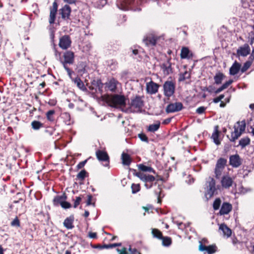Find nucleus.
<instances>
[{
	"mask_svg": "<svg viewBox=\"0 0 254 254\" xmlns=\"http://www.w3.org/2000/svg\"><path fill=\"white\" fill-rule=\"evenodd\" d=\"M104 100L111 106L125 108L126 106V99L124 95L115 94L113 95H107Z\"/></svg>",
	"mask_w": 254,
	"mask_h": 254,
	"instance_id": "1",
	"label": "nucleus"
},
{
	"mask_svg": "<svg viewBox=\"0 0 254 254\" xmlns=\"http://www.w3.org/2000/svg\"><path fill=\"white\" fill-rule=\"evenodd\" d=\"M246 128L245 121L238 122L234 126V131L231 133L230 136L227 135L231 142H235L244 132Z\"/></svg>",
	"mask_w": 254,
	"mask_h": 254,
	"instance_id": "2",
	"label": "nucleus"
},
{
	"mask_svg": "<svg viewBox=\"0 0 254 254\" xmlns=\"http://www.w3.org/2000/svg\"><path fill=\"white\" fill-rule=\"evenodd\" d=\"M128 105L129 109L132 112H140L144 106V101L142 97L136 95L131 98Z\"/></svg>",
	"mask_w": 254,
	"mask_h": 254,
	"instance_id": "3",
	"label": "nucleus"
},
{
	"mask_svg": "<svg viewBox=\"0 0 254 254\" xmlns=\"http://www.w3.org/2000/svg\"><path fill=\"white\" fill-rule=\"evenodd\" d=\"M199 243L198 250L204 254H213L218 251V248L215 244L208 246L205 245V244L208 243V241L206 238H203Z\"/></svg>",
	"mask_w": 254,
	"mask_h": 254,
	"instance_id": "4",
	"label": "nucleus"
},
{
	"mask_svg": "<svg viewBox=\"0 0 254 254\" xmlns=\"http://www.w3.org/2000/svg\"><path fill=\"white\" fill-rule=\"evenodd\" d=\"M217 193L215 181L213 178L209 177L206 182L205 196L207 199H209Z\"/></svg>",
	"mask_w": 254,
	"mask_h": 254,
	"instance_id": "5",
	"label": "nucleus"
},
{
	"mask_svg": "<svg viewBox=\"0 0 254 254\" xmlns=\"http://www.w3.org/2000/svg\"><path fill=\"white\" fill-rule=\"evenodd\" d=\"M74 53L70 50H66L63 53L62 57L59 61L63 64V66H67L68 64H72L74 62Z\"/></svg>",
	"mask_w": 254,
	"mask_h": 254,
	"instance_id": "6",
	"label": "nucleus"
},
{
	"mask_svg": "<svg viewBox=\"0 0 254 254\" xmlns=\"http://www.w3.org/2000/svg\"><path fill=\"white\" fill-rule=\"evenodd\" d=\"M135 175L144 183V186L147 189H150L152 187L155 181V178L153 176L143 172H137Z\"/></svg>",
	"mask_w": 254,
	"mask_h": 254,
	"instance_id": "7",
	"label": "nucleus"
},
{
	"mask_svg": "<svg viewBox=\"0 0 254 254\" xmlns=\"http://www.w3.org/2000/svg\"><path fill=\"white\" fill-rule=\"evenodd\" d=\"M164 94L169 98L175 93V84L172 81H166L163 84Z\"/></svg>",
	"mask_w": 254,
	"mask_h": 254,
	"instance_id": "8",
	"label": "nucleus"
},
{
	"mask_svg": "<svg viewBox=\"0 0 254 254\" xmlns=\"http://www.w3.org/2000/svg\"><path fill=\"white\" fill-rule=\"evenodd\" d=\"M160 67L164 75L167 76L173 72L171 58L167 59V61L160 64Z\"/></svg>",
	"mask_w": 254,
	"mask_h": 254,
	"instance_id": "9",
	"label": "nucleus"
},
{
	"mask_svg": "<svg viewBox=\"0 0 254 254\" xmlns=\"http://www.w3.org/2000/svg\"><path fill=\"white\" fill-rule=\"evenodd\" d=\"M159 37L153 33H149L145 35L143 39V42L148 47H153L156 45Z\"/></svg>",
	"mask_w": 254,
	"mask_h": 254,
	"instance_id": "10",
	"label": "nucleus"
},
{
	"mask_svg": "<svg viewBox=\"0 0 254 254\" xmlns=\"http://www.w3.org/2000/svg\"><path fill=\"white\" fill-rule=\"evenodd\" d=\"M72 41L69 35H64L59 39V46L63 50H66L71 46Z\"/></svg>",
	"mask_w": 254,
	"mask_h": 254,
	"instance_id": "11",
	"label": "nucleus"
},
{
	"mask_svg": "<svg viewBox=\"0 0 254 254\" xmlns=\"http://www.w3.org/2000/svg\"><path fill=\"white\" fill-rule=\"evenodd\" d=\"M183 108V105L181 102L170 103L166 108L167 113H174L181 111Z\"/></svg>",
	"mask_w": 254,
	"mask_h": 254,
	"instance_id": "12",
	"label": "nucleus"
},
{
	"mask_svg": "<svg viewBox=\"0 0 254 254\" xmlns=\"http://www.w3.org/2000/svg\"><path fill=\"white\" fill-rule=\"evenodd\" d=\"M227 160H218L215 169V174L217 179H219L226 165Z\"/></svg>",
	"mask_w": 254,
	"mask_h": 254,
	"instance_id": "13",
	"label": "nucleus"
},
{
	"mask_svg": "<svg viewBox=\"0 0 254 254\" xmlns=\"http://www.w3.org/2000/svg\"><path fill=\"white\" fill-rule=\"evenodd\" d=\"M58 4L57 1H55L52 4V6L50 7V16L49 19V23L52 24L55 22L56 15L57 13Z\"/></svg>",
	"mask_w": 254,
	"mask_h": 254,
	"instance_id": "14",
	"label": "nucleus"
},
{
	"mask_svg": "<svg viewBox=\"0 0 254 254\" xmlns=\"http://www.w3.org/2000/svg\"><path fill=\"white\" fill-rule=\"evenodd\" d=\"M160 85L153 81L146 83V91L150 94H155L158 91Z\"/></svg>",
	"mask_w": 254,
	"mask_h": 254,
	"instance_id": "15",
	"label": "nucleus"
},
{
	"mask_svg": "<svg viewBox=\"0 0 254 254\" xmlns=\"http://www.w3.org/2000/svg\"><path fill=\"white\" fill-rule=\"evenodd\" d=\"M71 11V9L69 5L65 4L59 10V13L62 19L66 20L70 19Z\"/></svg>",
	"mask_w": 254,
	"mask_h": 254,
	"instance_id": "16",
	"label": "nucleus"
},
{
	"mask_svg": "<svg viewBox=\"0 0 254 254\" xmlns=\"http://www.w3.org/2000/svg\"><path fill=\"white\" fill-rule=\"evenodd\" d=\"M232 204L228 202H224L221 205L219 210L220 215H224L229 214L232 210Z\"/></svg>",
	"mask_w": 254,
	"mask_h": 254,
	"instance_id": "17",
	"label": "nucleus"
},
{
	"mask_svg": "<svg viewBox=\"0 0 254 254\" xmlns=\"http://www.w3.org/2000/svg\"><path fill=\"white\" fill-rule=\"evenodd\" d=\"M193 57V53L187 47H183L181 50L180 58L181 59H190Z\"/></svg>",
	"mask_w": 254,
	"mask_h": 254,
	"instance_id": "18",
	"label": "nucleus"
},
{
	"mask_svg": "<svg viewBox=\"0 0 254 254\" xmlns=\"http://www.w3.org/2000/svg\"><path fill=\"white\" fill-rule=\"evenodd\" d=\"M119 83V81L114 77L109 80L108 82L106 83V87L109 90L112 92H116L117 88V85Z\"/></svg>",
	"mask_w": 254,
	"mask_h": 254,
	"instance_id": "19",
	"label": "nucleus"
},
{
	"mask_svg": "<svg viewBox=\"0 0 254 254\" xmlns=\"http://www.w3.org/2000/svg\"><path fill=\"white\" fill-rule=\"evenodd\" d=\"M251 52V48L248 44H245L243 46L240 47L237 51L239 56L246 57Z\"/></svg>",
	"mask_w": 254,
	"mask_h": 254,
	"instance_id": "20",
	"label": "nucleus"
},
{
	"mask_svg": "<svg viewBox=\"0 0 254 254\" xmlns=\"http://www.w3.org/2000/svg\"><path fill=\"white\" fill-rule=\"evenodd\" d=\"M219 127L216 125L214 127V131L212 134L211 138L213 139V142L217 145H220L221 141L219 139L221 132L219 130Z\"/></svg>",
	"mask_w": 254,
	"mask_h": 254,
	"instance_id": "21",
	"label": "nucleus"
},
{
	"mask_svg": "<svg viewBox=\"0 0 254 254\" xmlns=\"http://www.w3.org/2000/svg\"><path fill=\"white\" fill-rule=\"evenodd\" d=\"M74 217L73 214L70 215L69 217H66L64 220L63 225L67 229H72L74 228L73 222Z\"/></svg>",
	"mask_w": 254,
	"mask_h": 254,
	"instance_id": "22",
	"label": "nucleus"
},
{
	"mask_svg": "<svg viewBox=\"0 0 254 254\" xmlns=\"http://www.w3.org/2000/svg\"><path fill=\"white\" fill-rule=\"evenodd\" d=\"M221 183L224 188L228 189L232 186L233 180L231 177L224 176L222 177Z\"/></svg>",
	"mask_w": 254,
	"mask_h": 254,
	"instance_id": "23",
	"label": "nucleus"
},
{
	"mask_svg": "<svg viewBox=\"0 0 254 254\" xmlns=\"http://www.w3.org/2000/svg\"><path fill=\"white\" fill-rule=\"evenodd\" d=\"M241 64L238 63L237 61H235L230 68V74L234 75L237 74L241 69Z\"/></svg>",
	"mask_w": 254,
	"mask_h": 254,
	"instance_id": "24",
	"label": "nucleus"
},
{
	"mask_svg": "<svg viewBox=\"0 0 254 254\" xmlns=\"http://www.w3.org/2000/svg\"><path fill=\"white\" fill-rule=\"evenodd\" d=\"M67 199V195L65 192L63 193L62 195H56L53 199V203L54 205H58L61 204V203Z\"/></svg>",
	"mask_w": 254,
	"mask_h": 254,
	"instance_id": "25",
	"label": "nucleus"
},
{
	"mask_svg": "<svg viewBox=\"0 0 254 254\" xmlns=\"http://www.w3.org/2000/svg\"><path fill=\"white\" fill-rule=\"evenodd\" d=\"M134 0H121L120 5L119 7L124 10L129 9V6L134 3Z\"/></svg>",
	"mask_w": 254,
	"mask_h": 254,
	"instance_id": "26",
	"label": "nucleus"
},
{
	"mask_svg": "<svg viewBox=\"0 0 254 254\" xmlns=\"http://www.w3.org/2000/svg\"><path fill=\"white\" fill-rule=\"evenodd\" d=\"M71 80L80 90L82 91L87 90L84 83L78 76H76L74 78H71Z\"/></svg>",
	"mask_w": 254,
	"mask_h": 254,
	"instance_id": "27",
	"label": "nucleus"
},
{
	"mask_svg": "<svg viewBox=\"0 0 254 254\" xmlns=\"http://www.w3.org/2000/svg\"><path fill=\"white\" fill-rule=\"evenodd\" d=\"M219 230L222 231L224 236H226L227 237H230L232 234V230L225 223L220 225Z\"/></svg>",
	"mask_w": 254,
	"mask_h": 254,
	"instance_id": "28",
	"label": "nucleus"
},
{
	"mask_svg": "<svg viewBox=\"0 0 254 254\" xmlns=\"http://www.w3.org/2000/svg\"><path fill=\"white\" fill-rule=\"evenodd\" d=\"M225 77L224 74L221 72H217L214 76L215 84L219 85L221 84L222 80Z\"/></svg>",
	"mask_w": 254,
	"mask_h": 254,
	"instance_id": "29",
	"label": "nucleus"
},
{
	"mask_svg": "<svg viewBox=\"0 0 254 254\" xmlns=\"http://www.w3.org/2000/svg\"><path fill=\"white\" fill-rule=\"evenodd\" d=\"M96 155L97 159H109V156L105 150V149L96 150Z\"/></svg>",
	"mask_w": 254,
	"mask_h": 254,
	"instance_id": "30",
	"label": "nucleus"
},
{
	"mask_svg": "<svg viewBox=\"0 0 254 254\" xmlns=\"http://www.w3.org/2000/svg\"><path fill=\"white\" fill-rule=\"evenodd\" d=\"M160 127V122L159 121H156V123L154 124L150 125L147 129V130L149 132H154L158 130Z\"/></svg>",
	"mask_w": 254,
	"mask_h": 254,
	"instance_id": "31",
	"label": "nucleus"
},
{
	"mask_svg": "<svg viewBox=\"0 0 254 254\" xmlns=\"http://www.w3.org/2000/svg\"><path fill=\"white\" fill-rule=\"evenodd\" d=\"M191 73L190 71L186 70L184 73H180L179 74L178 80L179 82L183 81L186 79H189L190 78Z\"/></svg>",
	"mask_w": 254,
	"mask_h": 254,
	"instance_id": "32",
	"label": "nucleus"
},
{
	"mask_svg": "<svg viewBox=\"0 0 254 254\" xmlns=\"http://www.w3.org/2000/svg\"><path fill=\"white\" fill-rule=\"evenodd\" d=\"M55 113L56 112L54 110H51L48 111L46 114V116L47 120L50 122H54L55 120Z\"/></svg>",
	"mask_w": 254,
	"mask_h": 254,
	"instance_id": "33",
	"label": "nucleus"
},
{
	"mask_svg": "<svg viewBox=\"0 0 254 254\" xmlns=\"http://www.w3.org/2000/svg\"><path fill=\"white\" fill-rule=\"evenodd\" d=\"M84 197V195L80 194L79 196H76L75 197L72 198V201H73V207L76 208L80 204L82 198Z\"/></svg>",
	"mask_w": 254,
	"mask_h": 254,
	"instance_id": "34",
	"label": "nucleus"
},
{
	"mask_svg": "<svg viewBox=\"0 0 254 254\" xmlns=\"http://www.w3.org/2000/svg\"><path fill=\"white\" fill-rule=\"evenodd\" d=\"M250 138L248 136H246L241 138L239 140V145L243 148L250 143Z\"/></svg>",
	"mask_w": 254,
	"mask_h": 254,
	"instance_id": "35",
	"label": "nucleus"
},
{
	"mask_svg": "<svg viewBox=\"0 0 254 254\" xmlns=\"http://www.w3.org/2000/svg\"><path fill=\"white\" fill-rule=\"evenodd\" d=\"M160 240H162V245L164 247H169L172 243V238L168 236H163L162 238H161Z\"/></svg>",
	"mask_w": 254,
	"mask_h": 254,
	"instance_id": "36",
	"label": "nucleus"
},
{
	"mask_svg": "<svg viewBox=\"0 0 254 254\" xmlns=\"http://www.w3.org/2000/svg\"><path fill=\"white\" fill-rule=\"evenodd\" d=\"M151 234L153 237L156 238L159 240L162 238L163 234L158 229L152 228L151 229Z\"/></svg>",
	"mask_w": 254,
	"mask_h": 254,
	"instance_id": "37",
	"label": "nucleus"
},
{
	"mask_svg": "<svg viewBox=\"0 0 254 254\" xmlns=\"http://www.w3.org/2000/svg\"><path fill=\"white\" fill-rule=\"evenodd\" d=\"M62 118L64 120L65 124L69 125L70 124V115L67 112H64L62 114Z\"/></svg>",
	"mask_w": 254,
	"mask_h": 254,
	"instance_id": "38",
	"label": "nucleus"
},
{
	"mask_svg": "<svg viewBox=\"0 0 254 254\" xmlns=\"http://www.w3.org/2000/svg\"><path fill=\"white\" fill-rule=\"evenodd\" d=\"M31 125L34 130H38L43 127V124L38 121H32Z\"/></svg>",
	"mask_w": 254,
	"mask_h": 254,
	"instance_id": "39",
	"label": "nucleus"
},
{
	"mask_svg": "<svg viewBox=\"0 0 254 254\" xmlns=\"http://www.w3.org/2000/svg\"><path fill=\"white\" fill-rule=\"evenodd\" d=\"M138 168L140 170H141L143 172H152L154 173V171L153 170L152 168H151V167L145 166L142 164H139L138 165Z\"/></svg>",
	"mask_w": 254,
	"mask_h": 254,
	"instance_id": "40",
	"label": "nucleus"
},
{
	"mask_svg": "<svg viewBox=\"0 0 254 254\" xmlns=\"http://www.w3.org/2000/svg\"><path fill=\"white\" fill-rule=\"evenodd\" d=\"M88 176L87 172L85 171V170L83 169L81 170L76 176L77 178L80 180L83 181L85 178Z\"/></svg>",
	"mask_w": 254,
	"mask_h": 254,
	"instance_id": "41",
	"label": "nucleus"
},
{
	"mask_svg": "<svg viewBox=\"0 0 254 254\" xmlns=\"http://www.w3.org/2000/svg\"><path fill=\"white\" fill-rule=\"evenodd\" d=\"M221 204V200L219 197L216 198L213 203V208L214 210H218Z\"/></svg>",
	"mask_w": 254,
	"mask_h": 254,
	"instance_id": "42",
	"label": "nucleus"
},
{
	"mask_svg": "<svg viewBox=\"0 0 254 254\" xmlns=\"http://www.w3.org/2000/svg\"><path fill=\"white\" fill-rule=\"evenodd\" d=\"M253 63L252 61H247L243 66V67L241 68V70L242 72H245L251 66L252 64Z\"/></svg>",
	"mask_w": 254,
	"mask_h": 254,
	"instance_id": "43",
	"label": "nucleus"
},
{
	"mask_svg": "<svg viewBox=\"0 0 254 254\" xmlns=\"http://www.w3.org/2000/svg\"><path fill=\"white\" fill-rule=\"evenodd\" d=\"M91 246L92 248L94 249H99L100 250H102L103 249H109V244H104L103 245H101L100 244H97V245H93L91 244Z\"/></svg>",
	"mask_w": 254,
	"mask_h": 254,
	"instance_id": "44",
	"label": "nucleus"
},
{
	"mask_svg": "<svg viewBox=\"0 0 254 254\" xmlns=\"http://www.w3.org/2000/svg\"><path fill=\"white\" fill-rule=\"evenodd\" d=\"M230 164L234 167H238L242 164L241 160H229Z\"/></svg>",
	"mask_w": 254,
	"mask_h": 254,
	"instance_id": "45",
	"label": "nucleus"
},
{
	"mask_svg": "<svg viewBox=\"0 0 254 254\" xmlns=\"http://www.w3.org/2000/svg\"><path fill=\"white\" fill-rule=\"evenodd\" d=\"M10 225L16 227H19L20 226V220L17 216L11 222Z\"/></svg>",
	"mask_w": 254,
	"mask_h": 254,
	"instance_id": "46",
	"label": "nucleus"
},
{
	"mask_svg": "<svg viewBox=\"0 0 254 254\" xmlns=\"http://www.w3.org/2000/svg\"><path fill=\"white\" fill-rule=\"evenodd\" d=\"M131 188L132 193H135L138 192L140 190V187L139 184H132Z\"/></svg>",
	"mask_w": 254,
	"mask_h": 254,
	"instance_id": "47",
	"label": "nucleus"
},
{
	"mask_svg": "<svg viewBox=\"0 0 254 254\" xmlns=\"http://www.w3.org/2000/svg\"><path fill=\"white\" fill-rule=\"evenodd\" d=\"M231 149V145L229 144H226L224 145L223 151V155L224 156L227 155L228 153L230 151Z\"/></svg>",
	"mask_w": 254,
	"mask_h": 254,
	"instance_id": "48",
	"label": "nucleus"
},
{
	"mask_svg": "<svg viewBox=\"0 0 254 254\" xmlns=\"http://www.w3.org/2000/svg\"><path fill=\"white\" fill-rule=\"evenodd\" d=\"M138 137L140 139L144 142L148 143L149 142L148 138L146 135L143 133H140L138 134Z\"/></svg>",
	"mask_w": 254,
	"mask_h": 254,
	"instance_id": "49",
	"label": "nucleus"
},
{
	"mask_svg": "<svg viewBox=\"0 0 254 254\" xmlns=\"http://www.w3.org/2000/svg\"><path fill=\"white\" fill-rule=\"evenodd\" d=\"M206 108V107H205L204 106L199 107L196 109V113L199 115L203 114L205 113Z\"/></svg>",
	"mask_w": 254,
	"mask_h": 254,
	"instance_id": "50",
	"label": "nucleus"
},
{
	"mask_svg": "<svg viewBox=\"0 0 254 254\" xmlns=\"http://www.w3.org/2000/svg\"><path fill=\"white\" fill-rule=\"evenodd\" d=\"M101 165L104 167H109L110 160H99Z\"/></svg>",
	"mask_w": 254,
	"mask_h": 254,
	"instance_id": "51",
	"label": "nucleus"
},
{
	"mask_svg": "<svg viewBox=\"0 0 254 254\" xmlns=\"http://www.w3.org/2000/svg\"><path fill=\"white\" fill-rule=\"evenodd\" d=\"M159 191H155L156 194L157 195V200L158 203H161L162 202L161 200V193H162V190L161 188H159Z\"/></svg>",
	"mask_w": 254,
	"mask_h": 254,
	"instance_id": "52",
	"label": "nucleus"
},
{
	"mask_svg": "<svg viewBox=\"0 0 254 254\" xmlns=\"http://www.w3.org/2000/svg\"><path fill=\"white\" fill-rule=\"evenodd\" d=\"M61 206L64 209H68L71 207V204L69 202L66 201V200H64V202L61 203Z\"/></svg>",
	"mask_w": 254,
	"mask_h": 254,
	"instance_id": "53",
	"label": "nucleus"
},
{
	"mask_svg": "<svg viewBox=\"0 0 254 254\" xmlns=\"http://www.w3.org/2000/svg\"><path fill=\"white\" fill-rule=\"evenodd\" d=\"M92 195L91 194H89L87 195V200L86 202V206H89L90 205H95V202L92 203L91 201L92 199Z\"/></svg>",
	"mask_w": 254,
	"mask_h": 254,
	"instance_id": "54",
	"label": "nucleus"
},
{
	"mask_svg": "<svg viewBox=\"0 0 254 254\" xmlns=\"http://www.w3.org/2000/svg\"><path fill=\"white\" fill-rule=\"evenodd\" d=\"M233 82V80L232 79H230L228 81L225 82L222 85V87L224 89L227 88L229 85H230Z\"/></svg>",
	"mask_w": 254,
	"mask_h": 254,
	"instance_id": "55",
	"label": "nucleus"
},
{
	"mask_svg": "<svg viewBox=\"0 0 254 254\" xmlns=\"http://www.w3.org/2000/svg\"><path fill=\"white\" fill-rule=\"evenodd\" d=\"M64 69H65V70L67 71V73H68V75H69V76L70 77V78L71 79V78H73L72 77H71V75L72 74H73L74 73V72L73 71H72L71 69H70L68 67H67V66H64Z\"/></svg>",
	"mask_w": 254,
	"mask_h": 254,
	"instance_id": "56",
	"label": "nucleus"
},
{
	"mask_svg": "<svg viewBox=\"0 0 254 254\" xmlns=\"http://www.w3.org/2000/svg\"><path fill=\"white\" fill-rule=\"evenodd\" d=\"M88 160H84L83 161L80 162L77 165V169H80L84 166V165L87 163Z\"/></svg>",
	"mask_w": 254,
	"mask_h": 254,
	"instance_id": "57",
	"label": "nucleus"
},
{
	"mask_svg": "<svg viewBox=\"0 0 254 254\" xmlns=\"http://www.w3.org/2000/svg\"><path fill=\"white\" fill-rule=\"evenodd\" d=\"M88 236L91 239H96L97 238V233L95 232H89Z\"/></svg>",
	"mask_w": 254,
	"mask_h": 254,
	"instance_id": "58",
	"label": "nucleus"
},
{
	"mask_svg": "<svg viewBox=\"0 0 254 254\" xmlns=\"http://www.w3.org/2000/svg\"><path fill=\"white\" fill-rule=\"evenodd\" d=\"M54 52H55V56L57 58H59V59H60V57H62L61 55L62 53L60 52H59L56 48H54Z\"/></svg>",
	"mask_w": 254,
	"mask_h": 254,
	"instance_id": "59",
	"label": "nucleus"
},
{
	"mask_svg": "<svg viewBox=\"0 0 254 254\" xmlns=\"http://www.w3.org/2000/svg\"><path fill=\"white\" fill-rule=\"evenodd\" d=\"M54 52H55V56L57 58H59V59H60V57H62L61 55L62 53L60 52H59L56 48H54Z\"/></svg>",
	"mask_w": 254,
	"mask_h": 254,
	"instance_id": "60",
	"label": "nucleus"
},
{
	"mask_svg": "<svg viewBox=\"0 0 254 254\" xmlns=\"http://www.w3.org/2000/svg\"><path fill=\"white\" fill-rule=\"evenodd\" d=\"M122 243H114V244H109V249L115 248L116 247L121 246Z\"/></svg>",
	"mask_w": 254,
	"mask_h": 254,
	"instance_id": "61",
	"label": "nucleus"
},
{
	"mask_svg": "<svg viewBox=\"0 0 254 254\" xmlns=\"http://www.w3.org/2000/svg\"><path fill=\"white\" fill-rule=\"evenodd\" d=\"M249 35L252 36L251 40H250V43L251 45H252L253 44V43H254V32L251 31L249 33Z\"/></svg>",
	"mask_w": 254,
	"mask_h": 254,
	"instance_id": "62",
	"label": "nucleus"
},
{
	"mask_svg": "<svg viewBox=\"0 0 254 254\" xmlns=\"http://www.w3.org/2000/svg\"><path fill=\"white\" fill-rule=\"evenodd\" d=\"M132 160H122V164L124 165L129 166Z\"/></svg>",
	"mask_w": 254,
	"mask_h": 254,
	"instance_id": "63",
	"label": "nucleus"
},
{
	"mask_svg": "<svg viewBox=\"0 0 254 254\" xmlns=\"http://www.w3.org/2000/svg\"><path fill=\"white\" fill-rule=\"evenodd\" d=\"M121 159H130V155L127 153L123 152Z\"/></svg>",
	"mask_w": 254,
	"mask_h": 254,
	"instance_id": "64",
	"label": "nucleus"
}]
</instances>
